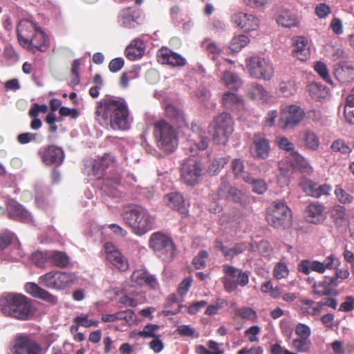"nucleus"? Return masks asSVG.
I'll return each instance as SVG.
<instances>
[{
    "instance_id": "nucleus-16",
    "label": "nucleus",
    "mask_w": 354,
    "mask_h": 354,
    "mask_svg": "<svg viewBox=\"0 0 354 354\" xmlns=\"http://www.w3.org/2000/svg\"><path fill=\"white\" fill-rule=\"evenodd\" d=\"M292 55L301 61H306L310 55L308 40L303 36H295L292 39Z\"/></svg>"
},
{
    "instance_id": "nucleus-55",
    "label": "nucleus",
    "mask_w": 354,
    "mask_h": 354,
    "mask_svg": "<svg viewBox=\"0 0 354 354\" xmlns=\"http://www.w3.org/2000/svg\"><path fill=\"white\" fill-rule=\"evenodd\" d=\"M209 254L207 252L203 250L193 259V265L196 269H201L205 268L206 265L205 260L207 259Z\"/></svg>"
},
{
    "instance_id": "nucleus-45",
    "label": "nucleus",
    "mask_w": 354,
    "mask_h": 354,
    "mask_svg": "<svg viewBox=\"0 0 354 354\" xmlns=\"http://www.w3.org/2000/svg\"><path fill=\"white\" fill-rule=\"evenodd\" d=\"M335 195L337 201L343 205L351 204L354 201V197L347 193L342 187L339 185L336 186L335 189Z\"/></svg>"
},
{
    "instance_id": "nucleus-9",
    "label": "nucleus",
    "mask_w": 354,
    "mask_h": 354,
    "mask_svg": "<svg viewBox=\"0 0 354 354\" xmlns=\"http://www.w3.org/2000/svg\"><path fill=\"white\" fill-rule=\"evenodd\" d=\"M251 76L263 80H270L274 76V68L269 59L258 56L252 57L248 65Z\"/></svg>"
},
{
    "instance_id": "nucleus-57",
    "label": "nucleus",
    "mask_w": 354,
    "mask_h": 354,
    "mask_svg": "<svg viewBox=\"0 0 354 354\" xmlns=\"http://www.w3.org/2000/svg\"><path fill=\"white\" fill-rule=\"evenodd\" d=\"M159 328V326L156 324H148L145 326L142 331L138 335L142 337H156L155 332Z\"/></svg>"
},
{
    "instance_id": "nucleus-17",
    "label": "nucleus",
    "mask_w": 354,
    "mask_h": 354,
    "mask_svg": "<svg viewBox=\"0 0 354 354\" xmlns=\"http://www.w3.org/2000/svg\"><path fill=\"white\" fill-rule=\"evenodd\" d=\"M232 21L237 27L245 31L255 30L259 26V20L255 16L244 12L234 14Z\"/></svg>"
},
{
    "instance_id": "nucleus-51",
    "label": "nucleus",
    "mask_w": 354,
    "mask_h": 354,
    "mask_svg": "<svg viewBox=\"0 0 354 354\" xmlns=\"http://www.w3.org/2000/svg\"><path fill=\"white\" fill-rule=\"evenodd\" d=\"M276 143L277 146L283 150H285L286 151H290L291 153L294 156L295 152H297L295 151V147L294 145L289 141V140L286 137H277L276 138Z\"/></svg>"
},
{
    "instance_id": "nucleus-62",
    "label": "nucleus",
    "mask_w": 354,
    "mask_h": 354,
    "mask_svg": "<svg viewBox=\"0 0 354 354\" xmlns=\"http://www.w3.org/2000/svg\"><path fill=\"white\" fill-rule=\"evenodd\" d=\"M192 277H187L185 278L179 284L178 289V293L181 296L185 295L187 293L189 289L190 288V287L192 286Z\"/></svg>"
},
{
    "instance_id": "nucleus-5",
    "label": "nucleus",
    "mask_w": 354,
    "mask_h": 354,
    "mask_svg": "<svg viewBox=\"0 0 354 354\" xmlns=\"http://www.w3.org/2000/svg\"><path fill=\"white\" fill-rule=\"evenodd\" d=\"M153 134L157 147L165 153L174 152L178 145V136L176 130L165 121L156 122Z\"/></svg>"
},
{
    "instance_id": "nucleus-47",
    "label": "nucleus",
    "mask_w": 354,
    "mask_h": 354,
    "mask_svg": "<svg viewBox=\"0 0 354 354\" xmlns=\"http://www.w3.org/2000/svg\"><path fill=\"white\" fill-rule=\"evenodd\" d=\"M299 185L308 196L315 198V196L318 195L316 192L317 184L313 183L312 180L303 178L301 180Z\"/></svg>"
},
{
    "instance_id": "nucleus-41",
    "label": "nucleus",
    "mask_w": 354,
    "mask_h": 354,
    "mask_svg": "<svg viewBox=\"0 0 354 354\" xmlns=\"http://www.w3.org/2000/svg\"><path fill=\"white\" fill-rule=\"evenodd\" d=\"M294 157L295 158L297 167L303 174L309 175L313 172V167L305 158L298 152H295Z\"/></svg>"
},
{
    "instance_id": "nucleus-50",
    "label": "nucleus",
    "mask_w": 354,
    "mask_h": 354,
    "mask_svg": "<svg viewBox=\"0 0 354 354\" xmlns=\"http://www.w3.org/2000/svg\"><path fill=\"white\" fill-rule=\"evenodd\" d=\"M232 169L236 178H241L243 180L244 175H250L244 171V164L241 159H234L232 160Z\"/></svg>"
},
{
    "instance_id": "nucleus-34",
    "label": "nucleus",
    "mask_w": 354,
    "mask_h": 354,
    "mask_svg": "<svg viewBox=\"0 0 354 354\" xmlns=\"http://www.w3.org/2000/svg\"><path fill=\"white\" fill-rule=\"evenodd\" d=\"M331 217L335 222L339 225H346L348 223V216L346 208L340 205H335L331 209Z\"/></svg>"
},
{
    "instance_id": "nucleus-24",
    "label": "nucleus",
    "mask_w": 354,
    "mask_h": 354,
    "mask_svg": "<svg viewBox=\"0 0 354 354\" xmlns=\"http://www.w3.org/2000/svg\"><path fill=\"white\" fill-rule=\"evenodd\" d=\"M164 201L169 207L178 210L182 214H187V211L185 207L184 198L181 194L170 193L165 196Z\"/></svg>"
},
{
    "instance_id": "nucleus-2",
    "label": "nucleus",
    "mask_w": 354,
    "mask_h": 354,
    "mask_svg": "<svg viewBox=\"0 0 354 354\" xmlns=\"http://www.w3.org/2000/svg\"><path fill=\"white\" fill-rule=\"evenodd\" d=\"M0 311L7 317L17 319H28L33 309L28 298L17 293H6L0 297Z\"/></svg>"
},
{
    "instance_id": "nucleus-18",
    "label": "nucleus",
    "mask_w": 354,
    "mask_h": 354,
    "mask_svg": "<svg viewBox=\"0 0 354 354\" xmlns=\"http://www.w3.org/2000/svg\"><path fill=\"white\" fill-rule=\"evenodd\" d=\"M41 158L47 165H55L58 166L62 163L64 153L62 148L50 145L42 151Z\"/></svg>"
},
{
    "instance_id": "nucleus-14",
    "label": "nucleus",
    "mask_w": 354,
    "mask_h": 354,
    "mask_svg": "<svg viewBox=\"0 0 354 354\" xmlns=\"http://www.w3.org/2000/svg\"><path fill=\"white\" fill-rule=\"evenodd\" d=\"M153 218L141 206L134 205V234L142 236L151 230Z\"/></svg>"
},
{
    "instance_id": "nucleus-11",
    "label": "nucleus",
    "mask_w": 354,
    "mask_h": 354,
    "mask_svg": "<svg viewBox=\"0 0 354 354\" xmlns=\"http://www.w3.org/2000/svg\"><path fill=\"white\" fill-rule=\"evenodd\" d=\"M203 166L196 158H188L182 164L181 179L188 185H196L201 176Z\"/></svg>"
},
{
    "instance_id": "nucleus-44",
    "label": "nucleus",
    "mask_w": 354,
    "mask_h": 354,
    "mask_svg": "<svg viewBox=\"0 0 354 354\" xmlns=\"http://www.w3.org/2000/svg\"><path fill=\"white\" fill-rule=\"evenodd\" d=\"M314 294L321 297L324 295H331L335 294V290L332 289L326 283L325 279L318 284H314L313 286Z\"/></svg>"
},
{
    "instance_id": "nucleus-1",
    "label": "nucleus",
    "mask_w": 354,
    "mask_h": 354,
    "mask_svg": "<svg viewBox=\"0 0 354 354\" xmlns=\"http://www.w3.org/2000/svg\"><path fill=\"white\" fill-rule=\"evenodd\" d=\"M129 110L122 98H106L97 102L95 119L98 123L113 130L130 128Z\"/></svg>"
},
{
    "instance_id": "nucleus-53",
    "label": "nucleus",
    "mask_w": 354,
    "mask_h": 354,
    "mask_svg": "<svg viewBox=\"0 0 354 354\" xmlns=\"http://www.w3.org/2000/svg\"><path fill=\"white\" fill-rule=\"evenodd\" d=\"M273 274L277 279H285L288 276L289 270L284 263H278L274 268Z\"/></svg>"
},
{
    "instance_id": "nucleus-32",
    "label": "nucleus",
    "mask_w": 354,
    "mask_h": 354,
    "mask_svg": "<svg viewBox=\"0 0 354 354\" xmlns=\"http://www.w3.org/2000/svg\"><path fill=\"white\" fill-rule=\"evenodd\" d=\"M310 96L317 101H322L327 97L328 91L321 84L313 82L308 86Z\"/></svg>"
},
{
    "instance_id": "nucleus-56",
    "label": "nucleus",
    "mask_w": 354,
    "mask_h": 354,
    "mask_svg": "<svg viewBox=\"0 0 354 354\" xmlns=\"http://www.w3.org/2000/svg\"><path fill=\"white\" fill-rule=\"evenodd\" d=\"M330 147L333 151H339L344 154H348L351 152V149L342 140H337L333 142Z\"/></svg>"
},
{
    "instance_id": "nucleus-52",
    "label": "nucleus",
    "mask_w": 354,
    "mask_h": 354,
    "mask_svg": "<svg viewBox=\"0 0 354 354\" xmlns=\"http://www.w3.org/2000/svg\"><path fill=\"white\" fill-rule=\"evenodd\" d=\"M74 322L76 324L85 328L97 326L99 324L98 321L97 320L89 319L87 315H80L75 317Z\"/></svg>"
},
{
    "instance_id": "nucleus-42",
    "label": "nucleus",
    "mask_w": 354,
    "mask_h": 354,
    "mask_svg": "<svg viewBox=\"0 0 354 354\" xmlns=\"http://www.w3.org/2000/svg\"><path fill=\"white\" fill-rule=\"evenodd\" d=\"M279 91L283 97H288L293 95L297 91L295 82L292 80L281 82Z\"/></svg>"
},
{
    "instance_id": "nucleus-23",
    "label": "nucleus",
    "mask_w": 354,
    "mask_h": 354,
    "mask_svg": "<svg viewBox=\"0 0 354 354\" xmlns=\"http://www.w3.org/2000/svg\"><path fill=\"white\" fill-rule=\"evenodd\" d=\"M336 78L341 82H348L354 79V68L344 62L337 64L334 68Z\"/></svg>"
},
{
    "instance_id": "nucleus-61",
    "label": "nucleus",
    "mask_w": 354,
    "mask_h": 354,
    "mask_svg": "<svg viewBox=\"0 0 354 354\" xmlns=\"http://www.w3.org/2000/svg\"><path fill=\"white\" fill-rule=\"evenodd\" d=\"M112 161V157L110 155L102 157L98 162H95L93 165V169L99 171L101 169L104 171L106 168H107L111 162Z\"/></svg>"
},
{
    "instance_id": "nucleus-58",
    "label": "nucleus",
    "mask_w": 354,
    "mask_h": 354,
    "mask_svg": "<svg viewBox=\"0 0 354 354\" xmlns=\"http://www.w3.org/2000/svg\"><path fill=\"white\" fill-rule=\"evenodd\" d=\"M15 237L11 232H4L0 235V250L6 248L9 244L14 243Z\"/></svg>"
},
{
    "instance_id": "nucleus-4",
    "label": "nucleus",
    "mask_w": 354,
    "mask_h": 354,
    "mask_svg": "<svg viewBox=\"0 0 354 354\" xmlns=\"http://www.w3.org/2000/svg\"><path fill=\"white\" fill-rule=\"evenodd\" d=\"M340 266L339 259L335 254H330L326 257L323 261L317 260H302L297 266L300 272L306 275L311 271L319 274H323L326 270H335V274L338 279H345L349 277V272L347 270L339 269Z\"/></svg>"
},
{
    "instance_id": "nucleus-40",
    "label": "nucleus",
    "mask_w": 354,
    "mask_h": 354,
    "mask_svg": "<svg viewBox=\"0 0 354 354\" xmlns=\"http://www.w3.org/2000/svg\"><path fill=\"white\" fill-rule=\"evenodd\" d=\"M249 42L250 39L245 35L234 36L231 41L230 48L232 52L237 53L247 46Z\"/></svg>"
},
{
    "instance_id": "nucleus-33",
    "label": "nucleus",
    "mask_w": 354,
    "mask_h": 354,
    "mask_svg": "<svg viewBox=\"0 0 354 354\" xmlns=\"http://www.w3.org/2000/svg\"><path fill=\"white\" fill-rule=\"evenodd\" d=\"M48 257L49 263L57 267H65L69 261L67 254L59 251H48Z\"/></svg>"
},
{
    "instance_id": "nucleus-60",
    "label": "nucleus",
    "mask_w": 354,
    "mask_h": 354,
    "mask_svg": "<svg viewBox=\"0 0 354 354\" xmlns=\"http://www.w3.org/2000/svg\"><path fill=\"white\" fill-rule=\"evenodd\" d=\"M145 50V44L140 39H134V59L140 58Z\"/></svg>"
},
{
    "instance_id": "nucleus-12",
    "label": "nucleus",
    "mask_w": 354,
    "mask_h": 354,
    "mask_svg": "<svg viewBox=\"0 0 354 354\" xmlns=\"http://www.w3.org/2000/svg\"><path fill=\"white\" fill-rule=\"evenodd\" d=\"M217 198H225L245 206L248 203L247 195L236 187L230 186L227 178H221V183L218 189Z\"/></svg>"
},
{
    "instance_id": "nucleus-38",
    "label": "nucleus",
    "mask_w": 354,
    "mask_h": 354,
    "mask_svg": "<svg viewBox=\"0 0 354 354\" xmlns=\"http://www.w3.org/2000/svg\"><path fill=\"white\" fill-rule=\"evenodd\" d=\"M167 115L176 121L179 127H182L186 124L184 113L172 105L167 106L165 109Z\"/></svg>"
},
{
    "instance_id": "nucleus-48",
    "label": "nucleus",
    "mask_w": 354,
    "mask_h": 354,
    "mask_svg": "<svg viewBox=\"0 0 354 354\" xmlns=\"http://www.w3.org/2000/svg\"><path fill=\"white\" fill-rule=\"evenodd\" d=\"M48 251H38L32 255V261L39 268H44L49 263Z\"/></svg>"
},
{
    "instance_id": "nucleus-20",
    "label": "nucleus",
    "mask_w": 354,
    "mask_h": 354,
    "mask_svg": "<svg viewBox=\"0 0 354 354\" xmlns=\"http://www.w3.org/2000/svg\"><path fill=\"white\" fill-rule=\"evenodd\" d=\"M6 207L10 218L23 222H28L31 220L30 214L17 201L12 199L8 200Z\"/></svg>"
},
{
    "instance_id": "nucleus-35",
    "label": "nucleus",
    "mask_w": 354,
    "mask_h": 354,
    "mask_svg": "<svg viewBox=\"0 0 354 354\" xmlns=\"http://www.w3.org/2000/svg\"><path fill=\"white\" fill-rule=\"evenodd\" d=\"M224 84L232 89H239L243 84L241 78L235 73L225 71L222 77Z\"/></svg>"
},
{
    "instance_id": "nucleus-25",
    "label": "nucleus",
    "mask_w": 354,
    "mask_h": 354,
    "mask_svg": "<svg viewBox=\"0 0 354 354\" xmlns=\"http://www.w3.org/2000/svg\"><path fill=\"white\" fill-rule=\"evenodd\" d=\"M208 146V140L203 134L194 133L192 138L188 140L187 149L191 156H195L198 150H205Z\"/></svg>"
},
{
    "instance_id": "nucleus-7",
    "label": "nucleus",
    "mask_w": 354,
    "mask_h": 354,
    "mask_svg": "<svg viewBox=\"0 0 354 354\" xmlns=\"http://www.w3.org/2000/svg\"><path fill=\"white\" fill-rule=\"evenodd\" d=\"M209 127L214 142L218 145H224L234 131V122L229 113H223L215 118Z\"/></svg>"
},
{
    "instance_id": "nucleus-21",
    "label": "nucleus",
    "mask_w": 354,
    "mask_h": 354,
    "mask_svg": "<svg viewBox=\"0 0 354 354\" xmlns=\"http://www.w3.org/2000/svg\"><path fill=\"white\" fill-rule=\"evenodd\" d=\"M25 290L27 293L30 294L32 297L41 299L52 304H55L57 302V299L55 296L41 288L35 283H27L25 286Z\"/></svg>"
},
{
    "instance_id": "nucleus-31",
    "label": "nucleus",
    "mask_w": 354,
    "mask_h": 354,
    "mask_svg": "<svg viewBox=\"0 0 354 354\" xmlns=\"http://www.w3.org/2000/svg\"><path fill=\"white\" fill-rule=\"evenodd\" d=\"M248 95L257 101L264 102L268 99V93L262 85L252 84L248 88Z\"/></svg>"
},
{
    "instance_id": "nucleus-37",
    "label": "nucleus",
    "mask_w": 354,
    "mask_h": 354,
    "mask_svg": "<svg viewBox=\"0 0 354 354\" xmlns=\"http://www.w3.org/2000/svg\"><path fill=\"white\" fill-rule=\"evenodd\" d=\"M243 180L252 185V191L258 194H263L268 189L267 184L263 180L254 179L251 175H244Z\"/></svg>"
},
{
    "instance_id": "nucleus-27",
    "label": "nucleus",
    "mask_w": 354,
    "mask_h": 354,
    "mask_svg": "<svg viewBox=\"0 0 354 354\" xmlns=\"http://www.w3.org/2000/svg\"><path fill=\"white\" fill-rule=\"evenodd\" d=\"M222 104L226 109L232 110H239L244 106L243 99L231 92H227L223 94Z\"/></svg>"
},
{
    "instance_id": "nucleus-26",
    "label": "nucleus",
    "mask_w": 354,
    "mask_h": 354,
    "mask_svg": "<svg viewBox=\"0 0 354 354\" xmlns=\"http://www.w3.org/2000/svg\"><path fill=\"white\" fill-rule=\"evenodd\" d=\"M134 277L138 286H147L152 289H156L158 286L156 278L145 270L134 271Z\"/></svg>"
},
{
    "instance_id": "nucleus-19",
    "label": "nucleus",
    "mask_w": 354,
    "mask_h": 354,
    "mask_svg": "<svg viewBox=\"0 0 354 354\" xmlns=\"http://www.w3.org/2000/svg\"><path fill=\"white\" fill-rule=\"evenodd\" d=\"M157 58L158 61L162 64H167L174 66H182L186 64L185 58L167 48H162L158 50Z\"/></svg>"
},
{
    "instance_id": "nucleus-29",
    "label": "nucleus",
    "mask_w": 354,
    "mask_h": 354,
    "mask_svg": "<svg viewBox=\"0 0 354 354\" xmlns=\"http://www.w3.org/2000/svg\"><path fill=\"white\" fill-rule=\"evenodd\" d=\"M257 156L266 159L268 157L270 152V143L268 139L255 135L253 138Z\"/></svg>"
},
{
    "instance_id": "nucleus-59",
    "label": "nucleus",
    "mask_w": 354,
    "mask_h": 354,
    "mask_svg": "<svg viewBox=\"0 0 354 354\" xmlns=\"http://www.w3.org/2000/svg\"><path fill=\"white\" fill-rule=\"evenodd\" d=\"M295 333L300 338L306 339L310 335V328L304 324H299L295 328Z\"/></svg>"
},
{
    "instance_id": "nucleus-28",
    "label": "nucleus",
    "mask_w": 354,
    "mask_h": 354,
    "mask_svg": "<svg viewBox=\"0 0 354 354\" xmlns=\"http://www.w3.org/2000/svg\"><path fill=\"white\" fill-rule=\"evenodd\" d=\"M215 248L221 250L227 260L232 259L236 255L242 253L246 249L244 243H237L233 248H229L220 241H216Z\"/></svg>"
},
{
    "instance_id": "nucleus-63",
    "label": "nucleus",
    "mask_w": 354,
    "mask_h": 354,
    "mask_svg": "<svg viewBox=\"0 0 354 354\" xmlns=\"http://www.w3.org/2000/svg\"><path fill=\"white\" fill-rule=\"evenodd\" d=\"M261 331V328L258 326H252L245 331V336L247 337L250 342H254L258 341L257 335Z\"/></svg>"
},
{
    "instance_id": "nucleus-10",
    "label": "nucleus",
    "mask_w": 354,
    "mask_h": 354,
    "mask_svg": "<svg viewBox=\"0 0 354 354\" xmlns=\"http://www.w3.org/2000/svg\"><path fill=\"white\" fill-rule=\"evenodd\" d=\"M291 217V211L288 207L283 202L276 201L266 218L268 223L275 227H279L289 225Z\"/></svg>"
},
{
    "instance_id": "nucleus-64",
    "label": "nucleus",
    "mask_w": 354,
    "mask_h": 354,
    "mask_svg": "<svg viewBox=\"0 0 354 354\" xmlns=\"http://www.w3.org/2000/svg\"><path fill=\"white\" fill-rule=\"evenodd\" d=\"M315 12L319 18H325L330 13L331 10L328 5L322 3L317 5Z\"/></svg>"
},
{
    "instance_id": "nucleus-13",
    "label": "nucleus",
    "mask_w": 354,
    "mask_h": 354,
    "mask_svg": "<svg viewBox=\"0 0 354 354\" xmlns=\"http://www.w3.org/2000/svg\"><path fill=\"white\" fill-rule=\"evenodd\" d=\"M304 115L301 108L291 105L281 111L279 126L283 129L294 128L303 120Z\"/></svg>"
},
{
    "instance_id": "nucleus-22",
    "label": "nucleus",
    "mask_w": 354,
    "mask_h": 354,
    "mask_svg": "<svg viewBox=\"0 0 354 354\" xmlns=\"http://www.w3.org/2000/svg\"><path fill=\"white\" fill-rule=\"evenodd\" d=\"M324 206L318 202L309 204L306 208L309 222L317 224L324 221L325 218L324 215Z\"/></svg>"
},
{
    "instance_id": "nucleus-15",
    "label": "nucleus",
    "mask_w": 354,
    "mask_h": 354,
    "mask_svg": "<svg viewBox=\"0 0 354 354\" xmlns=\"http://www.w3.org/2000/svg\"><path fill=\"white\" fill-rule=\"evenodd\" d=\"M41 347L32 339L21 335L17 337L12 354H40Z\"/></svg>"
},
{
    "instance_id": "nucleus-8",
    "label": "nucleus",
    "mask_w": 354,
    "mask_h": 354,
    "mask_svg": "<svg viewBox=\"0 0 354 354\" xmlns=\"http://www.w3.org/2000/svg\"><path fill=\"white\" fill-rule=\"evenodd\" d=\"M75 280L73 273L53 270L41 275L38 283L46 288L62 290L71 286Z\"/></svg>"
},
{
    "instance_id": "nucleus-30",
    "label": "nucleus",
    "mask_w": 354,
    "mask_h": 354,
    "mask_svg": "<svg viewBox=\"0 0 354 354\" xmlns=\"http://www.w3.org/2000/svg\"><path fill=\"white\" fill-rule=\"evenodd\" d=\"M277 22L285 28H291L297 26L299 21L294 13L289 10H283L278 16Z\"/></svg>"
},
{
    "instance_id": "nucleus-54",
    "label": "nucleus",
    "mask_w": 354,
    "mask_h": 354,
    "mask_svg": "<svg viewBox=\"0 0 354 354\" xmlns=\"http://www.w3.org/2000/svg\"><path fill=\"white\" fill-rule=\"evenodd\" d=\"M227 163L225 158H217L212 161L209 167L208 171L211 175L217 174Z\"/></svg>"
},
{
    "instance_id": "nucleus-46",
    "label": "nucleus",
    "mask_w": 354,
    "mask_h": 354,
    "mask_svg": "<svg viewBox=\"0 0 354 354\" xmlns=\"http://www.w3.org/2000/svg\"><path fill=\"white\" fill-rule=\"evenodd\" d=\"M235 315L251 322H256L258 318L256 311L250 307H243L236 309Z\"/></svg>"
},
{
    "instance_id": "nucleus-43",
    "label": "nucleus",
    "mask_w": 354,
    "mask_h": 354,
    "mask_svg": "<svg viewBox=\"0 0 354 354\" xmlns=\"http://www.w3.org/2000/svg\"><path fill=\"white\" fill-rule=\"evenodd\" d=\"M104 250L107 261L111 263L118 258V257H120L121 254L118 248L111 242H107L104 245Z\"/></svg>"
},
{
    "instance_id": "nucleus-49",
    "label": "nucleus",
    "mask_w": 354,
    "mask_h": 354,
    "mask_svg": "<svg viewBox=\"0 0 354 354\" xmlns=\"http://www.w3.org/2000/svg\"><path fill=\"white\" fill-rule=\"evenodd\" d=\"M314 68L326 82L333 84V81L330 78L328 69L324 63L322 62H316L315 64Z\"/></svg>"
},
{
    "instance_id": "nucleus-39",
    "label": "nucleus",
    "mask_w": 354,
    "mask_h": 354,
    "mask_svg": "<svg viewBox=\"0 0 354 354\" xmlns=\"http://www.w3.org/2000/svg\"><path fill=\"white\" fill-rule=\"evenodd\" d=\"M304 140L306 147L313 151L318 149L319 146V140L317 135L309 130H306L304 133Z\"/></svg>"
},
{
    "instance_id": "nucleus-3",
    "label": "nucleus",
    "mask_w": 354,
    "mask_h": 354,
    "mask_svg": "<svg viewBox=\"0 0 354 354\" xmlns=\"http://www.w3.org/2000/svg\"><path fill=\"white\" fill-rule=\"evenodd\" d=\"M17 36L20 44L28 49L45 51L48 46L44 32L31 21L24 19L19 22Z\"/></svg>"
},
{
    "instance_id": "nucleus-36",
    "label": "nucleus",
    "mask_w": 354,
    "mask_h": 354,
    "mask_svg": "<svg viewBox=\"0 0 354 354\" xmlns=\"http://www.w3.org/2000/svg\"><path fill=\"white\" fill-rule=\"evenodd\" d=\"M118 21L119 24L125 28H131L133 22V10L131 7H127L120 12Z\"/></svg>"
},
{
    "instance_id": "nucleus-6",
    "label": "nucleus",
    "mask_w": 354,
    "mask_h": 354,
    "mask_svg": "<svg viewBox=\"0 0 354 354\" xmlns=\"http://www.w3.org/2000/svg\"><path fill=\"white\" fill-rule=\"evenodd\" d=\"M149 245L164 261H171L175 257L176 248L172 239L161 232L151 235Z\"/></svg>"
}]
</instances>
